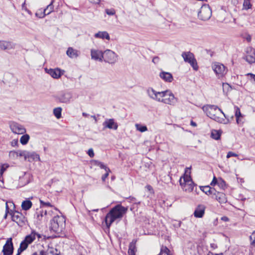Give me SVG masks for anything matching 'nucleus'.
Here are the masks:
<instances>
[{
	"mask_svg": "<svg viewBox=\"0 0 255 255\" xmlns=\"http://www.w3.org/2000/svg\"><path fill=\"white\" fill-rule=\"evenodd\" d=\"M146 93L150 99L165 104L174 106L177 102V99L169 90L157 92L152 88L149 87L146 90Z\"/></svg>",
	"mask_w": 255,
	"mask_h": 255,
	"instance_id": "f257e3e1",
	"label": "nucleus"
},
{
	"mask_svg": "<svg viewBox=\"0 0 255 255\" xmlns=\"http://www.w3.org/2000/svg\"><path fill=\"white\" fill-rule=\"evenodd\" d=\"M203 110L210 118L221 124H228L230 120L223 111L215 105H207L203 107Z\"/></svg>",
	"mask_w": 255,
	"mask_h": 255,
	"instance_id": "f03ea898",
	"label": "nucleus"
},
{
	"mask_svg": "<svg viewBox=\"0 0 255 255\" xmlns=\"http://www.w3.org/2000/svg\"><path fill=\"white\" fill-rule=\"evenodd\" d=\"M128 208L118 204L111 209L106 215L105 221L108 228H110L113 223L120 221L127 213Z\"/></svg>",
	"mask_w": 255,
	"mask_h": 255,
	"instance_id": "7ed1b4c3",
	"label": "nucleus"
},
{
	"mask_svg": "<svg viewBox=\"0 0 255 255\" xmlns=\"http://www.w3.org/2000/svg\"><path fill=\"white\" fill-rule=\"evenodd\" d=\"M190 168L186 167L184 174L180 177L179 183L183 190L187 192L193 191L195 184L190 176Z\"/></svg>",
	"mask_w": 255,
	"mask_h": 255,
	"instance_id": "20e7f679",
	"label": "nucleus"
},
{
	"mask_svg": "<svg viewBox=\"0 0 255 255\" xmlns=\"http://www.w3.org/2000/svg\"><path fill=\"white\" fill-rule=\"evenodd\" d=\"M65 227V219L62 216H55L50 223L51 230L56 233L62 232Z\"/></svg>",
	"mask_w": 255,
	"mask_h": 255,
	"instance_id": "39448f33",
	"label": "nucleus"
},
{
	"mask_svg": "<svg viewBox=\"0 0 255 255\" xmlns=\"http://www.w3.org/2000/svg\"><path fill=\"white\" fill-rule=\"evenodd\" d=\"M189 248L186 251L187 254H189L190 255H196V252L198 253L199 255H207L209 252H208L207 247L204 246H198L196 247L195 245L192 243H189L188 244Z\"/></svg>",
	"mask_w": 255,
	"mask_h": 255,
	"instance_id": "423d86ee",
	"label": "nucleus"
},
{
	"mask_svg": "<svg viewBox=\"0 0 255 255\" xmlns=\"http://www.w3.org/2000/svg\"><path fill=\"white\" fill-rule=\"evenodd\" d=\"M182 57L185 62L190 64L191 66L194 70L197 71L198 69V66L196 59L195 58L194 54L190 51L183 52L182 53Z\"/></svg>",
	"mask_w": 255,
	"mask_h": 255,
	"instance_id": "0eeeda50",
	"label": "nucleus"
},
{
	"mask_svg": "<svg viewBox=\"0 0 255 255\" xmlns=\"http://www.w3.org/2000/svg\"><path fill=\"white\" fill-rule=\"evenodd\" d=\"M118 60V55L114 51L107 49L104 51L103 61L111 64H114Z\"/></svg>",
	"mask_w": 255,
	"mask_h": 255,
	"instance_id": "6e6552de",
	"label": "nucleus"
},
{
	"mask_svg": "<svg viewBox=\"0 0 255 255\" xmlns=\"http://www.w3.org/2000/svg\"><path fill=\"white\" fill-rule=\"evenodd\" d=\"M212 15V11L208 5H203L198 13V18L202 20H208Z\"/></svg>",
	"mask_w": 255,
	"mask_h": 255,
	"instance_id": "1a4fd4ad",
	"label": "nucleus"
},
{
	"mask_svg": "<svg viewBox=\"0 0 255 255\" xmlns=\"http://www.w3.org/2000/svg\"><path fill=\"white\" fill-rule=\"evenodd\" d=\"M212 68L218 78L223 77L227 72V68L222 63L214 62L212 65Z\"/></svg>",
	"mask_w": 255,
	"mask_h": 255,
	"instance_id": "9d476101",
	"label": "nucleus"
},
{
	"mask_svg": "<svg viewBox=\"0 0 255 255\" xmlns=\"http://www.w3.org/2000/svg\"><path fill=\"white\" fill-rule=\"evenodd\" d=\"M72 98V93L69 91H62L57 96L58 100L61 103H69Z\"/></svg>",
	"mask_w": 255,
	"mask_h": 255,
	"instance_id": "9b49d317",
	"label": "nucleus"
},
{
	"mask_svg": "<svg viewBox=\"0 0 255 255\" xmlns=\"http://www.w3.org/2000/svg\"><path fill=\"white\" fill-rule=\"evenodd\" d=\"M11 131L16 134H22L26 132V129L23 126L15 122H12L10 125Z\"/></svg>",
	"mask_w": 255,
	"mask_h": 255,
	"instance_id": "f8f14e48",
	"label": "nucleus"
},
{
	"mask_svg": "<svg viewBox=\"0 0 255 255\" xmlns=\"http://www.w3.org/2000/svg\"><path fill=\"white\" fill-rule=\"evenodd\" d=\"M91 59L96 61L102 62L103 61L104 51L98 49L91 50Z\"/></svg>",
	"mask_w": 255,
	"mask_h": 255,
	"instance_id": "ddd939ff",
	"label": "nucleus"
},
{
	"mask_svg": "<svg viewBox=\"0 0 255 255\" xmlns=\"http://www.w3.org/2000/svg\"><path fill=\"white\" fill-rule=\"evenodd\" d=\"M11 219L13 222H15L19 226H22L24 223V217L21 213L18 212H14L11 215Z\"/></svg>",
	"mask_w": 255,
	"mask_h": 255,
	"instance_id": "4468645a",
	"label": "nucleus"
},
{
	"mask_svg": "<svg viewBox=\"0 0 255 255\" xmlns=\"http://www.w3.org/2000/svg\"><path fill=\"white\" fill-rule=\"evenodd\" d=\"M47 73L49 74L52 78L54 79L59 78L63 74L64 71L61 70L59 68L55 69H45Z\"/></svg>",
	"mask_w": 255,
	"mask_h": 255,
	"instance_id": "2eb2a0df",
	"label": "nucleus"
},
{
	"mask_svg": "<svg viewBox=\"0 0 255 255\" xmlns=\"http://www.w3.org/2000/svg\"><path fill=\"white\" fill-rule=\"evenodd\" d=\"M13 244L10 239V240H7L3 246L2 252L3 255H11L13 253Z\"/></svg>",
	"mask_w": 255,
	"mask_h": 255,
	"instance_id": "dca6fc26",
	"label": "nucleus"
},
{
	"mask_svg": "<svg viewBox=\"0 0 255 255\" xmlns=\"http://www.w3.org/2000/svg\"><path fill=\"white\" fill-rule=\"evenodd\" d=\"M103 125L104 128H108L110 129H114L115 130L117 129L118 125L117 123L115 122V120L113 119H107L103 123Z\"/></svg>",
	"mask_w": 255,
	"mask_h": 255,
	"instance_id": "f3484780",
	"label": "nucleus"
},
{
	"mask_svg": "<svg viewBox=\"0 0 255 255\" xmlns=\"http://www.w3.org/2000/svg\"><path fill=\"white\" fill-rule=\"evenodd\" d=\"M235 116L236 118V122L238 125H243L244 123V116L240 112L239 108L237 106L234 107Z\"/></svg>",
	"mask_w": 255,
	"mask_h": 255,
	"instance_id": "a211bd4d",
	"label": "nucleus"
},
{
	"mask_svg": "<svg viewBox=\"0 0 255 255\" xmlns=\"http://www.w3.org/2000/svg\"><path fill=\"white\" fill-rule=\"evenodd\" d=\"M15 46V44L11 42L7 41H0V48L2 50H10L14 49Z\"/></svg>",
	"mask_w": 255,
	"mask_h": 255,
	"instance_id": "6ab92c4d",
	"label": "nucleus"
},
{
	"mask_svg": "<svg viewBox=\"0 0 255 255\" xmlns=\"http://www.w3.org/2000/svg\"><path fill=\"white\" fill-rule=\"evenodd\" d=\"M205 209V206L204 205H198L194 212V216L196 218H202L204 215Z\"/></svg>",
	"mask_w": 255,
	"mask_h": 255,
	"instance_id": "aec40b11",
	"label": "nucleus"
},
{
	"mask_svg": "<svg viewBox=\"0 0 255 255\" xmlns=\"http://www.w3.org/2000/svg\"><path fill=\"white\" fill-rule=\"evenodd\" d=\"M44 255H61L60 253L57 249L48 246L46 250H41Z\"/></svg>",
	"mask_w": 255,
	"mask_h": 255,
	"instance_id": "412c9836",
	"label": "nucleus"
},
{
	"mask_svg": "<svg viewBox=\"0 0 255 255\" xmlns=\"http://www.w3.org/2000/svg\"><path fill=\"white\" fill-rule=\"evenodd\" d=\"M246 60L249 63H253L255 62V52L254 49L250 48V51H247L246 56Z\"/></svg>",
	"mask_w": 255,
	"mask_h": 255,
	"instance_id": "4be33fe9",
	"label": "nucleus"
},
{
	"mask_svg": "<svg viewBox=\"0 0 255 255\" xmlns=\"http://www.w3.org/2000/svg\"><path fill=\"white\" fill-rule=\"evenodd\" d=\"M66 54L71 58H76L79 56L80 52L79 51L70 47L67 49Z\"/></svg>",
	"mask_w": 255,
	"mask_h": 255,
	"instance_id": "5701e85b",
	"label": "nucleus"
},
{
	"mask_svg": "<svg viewBox=\"0 0 255 255\" xmlns=\"http://www.w3.org/2000/svg\"><path fill=\"white\" fill-rule=\"evenodd\" d=\"M26 160H28L29 162H32L34 161H39L40 157L35 152H29L28 151L27 155H26Z\"/></svg>",
	"mask_w": 255,
	"mask_h": 255,
	"instance_id": "b1692460",
	"label": "nucleus"
},
{
	"mask_svg": "<svg viewBox=\"0 0 255 255\" xmlns=\"http://www.w3.org/2000/svg\"><path fill=\"white\" fill-rule=\"evenodd\" d=\"M160 77L167 82H171L173 79L172 74L169 72H161L159 74Z\"/></svg>",
	"mask_w": 255,
	"mask_h": 255,
	"instance_id": "393cba45",
	"label": "nucleus"
},
{
	"mask_svg": "<svg viewBox=\"0 0 255 255\" xmlns=\"http://www.w3.org/2000/svg\"><path fill=\"white\" fill-rule=\"evenodd\" d=\"M34 234H33L32 232L29 234L27 235L24 240L22 241L21 243H24L25 245H26V247L27 248L29 244H31L34 240Z\"/></svg>",
	"mask_w": 255,
	"mask_h": 255,
	"instance_id": "a878e982",
	"label": "nucleus"
},
{
	"mask_svg": "<svg viewBox=\"0 0 255 255\" xmlns=\"http://www.w3.org/2000/svg\"><path fill=\"white\" fill-rule=\"evenodd\" d=\"M94 37L96 38L106 39L108 40L110 39V35L107 31H99L95 34Z\"/></svg>",
	"mask_w": 255,
	"mask_h": 255,
	"instance_id": "bb28decb",
	"label": "nucleus"
},
{
	"mask_svg": "<svg viewBox=\"0 0 255 255\" xmlns=\"http://www.w3.org/2000/svg\"><path fill=\"white\" fill-rule=\"evenodd\" d=\"M215 198L219 203L221 204L225 203L227 201L226 195L222 192H217Z\"/></svg>",
	"mask_w": 255,
	"mask_h": 255,
	"instance_id": "cd10ccee",
	"label": "nucleus"
},
{
	"mask_svg": "<svg viewBox=\"0 0 255 255\" xmlns=\"http://www.w3.org/2000/svg\"><path fill=\"white\" fill-rule=\"evenodd\" d=\"M32 205V202L30 200H25L22 202L21 207L23 210L27 211L31 207Z\"/></svg>",
	"mask_w": 255,
	"mask_h": 255,
	"instance_id": "c85d7f7f",
	"label": "nucleus"
},
{
	"mask_svg": "<svg viewBox=\"0 0 255 255\" xmlns=\"http://www.w3.org/2000/svg\"><path fill=\"white\" fill-rule=\"evenodd\" d=\"M54 1V0H52L51 2L49 4H48L47 7L44 9L45 13H46V15L49 14L51 12H52L54 9V6L53 3Z\"/></svg>",
	"mask_w": 255,
	"mask_h": 255,
	"instance_id": "c756f323",
	"label": "nucleus"
},
{
	"mask_svg": "<svg viewBox=\"0 0 255 255\" xmlns=\"http://www.w3.org/2000/svg\"><path fill=\"white\" fill-rule=\"evenodd\" d=\"M93 165L99 166L101 168L104 169L105 170H108L110 171V169L107 167L103 163L100 161L94 160L92 161Z\"/></svg>",
	"mask_w": 255,
	"mask_h": 255,
	"instance_id": "7c9ffc66",
	"label": "nucleus"
},
{
	"mask_svg": "<svg viewBox=\"0 0 255 255\" xmlns=\"http://www.w3.org/2000/svg\"><path fill=\"white\" fill-rule=\"evenodd\" d=\"M29 138V135L27 134H25L20 137V142L22 145H25L28 142Z\"/></svg>",
	"mask_w": 255,
	"mask_h": 255,
	"instance_id": "2f4dec72",
	"label": "nucleus"
},
{
	"mask_svg": "<svg viewBox=\"0 0 255 255\" xmlns=\"http://www.w3.org/2000/svg\"><path fill=\"white\" fill-rule=\"evenodd\" d=\"M159 255H172L170 250L166 247L162 246Z\"/></svg>",
	"mask_w": 255,
	"mask_h": 255,
	"instance_id": "473e14b6",
	"label": "nucleus"
},
{
	"mask_svg": "<svg viewBox=\"0 0 255 255\" xmlns=\"http://www.w3.org/2000/svg\"><path fill=\"white\" fill-rule=\"evenodd\" d=\"M200 189L203 192L208 195L212 194L211 188L209 186L200 187Z\"/></svg>",
	"mask_w": 255,
	"mask_h": 255,
	"instance_id": "72a5a7b5",
	"label": "nucleus"
},
{
	"mask_svg": "<svg viewBox=\"0 0 255 255\" xmlns=\"http://www.w3.org/2000/svg\"><path fill=\"white\" fill-rule=\"evenodd\" d=\"M62 108L60 107L55 108L53 110V114L54 116L57 118L59 119L61 117Z\"/></svg>",
	"mask_w": 255,
	"mask_h": 255,
	"instance_id": "f704fd0d",
	"label": "nucleus"
},
{
	"mask_svg": "<svg viewBox=\"0 0 255 255\" xmlns=\"http://www.w3.org/2000/svg\"><path fill=\"white\" fill-rule=\"evenodd\" d=\"M128 254V255H135V246L134 244L132 243L130 244Z\"/></svg>",
	"mask_w": 255,
	"mask_h": 255,
	"instance_id": "c9c22d12",
	"label": "nucleus"
},
{
	"mask_svg": "<svg viewBox=\"0 0 255 255\" xmlns=\"http://www.w3.org/2000/svg\"><path fill=\"white\" fill-rule=\"evenodd\" d=\"M221 133L220 132L217 130H214L212 131L211 133V137L216 139L218 140L220 138Z\"/></svg>",
	"mask_w": 255,
	"mask_h": 255,
	"instance_id": "e433bc0d",
	"label": "nucleus"
},
{
	"mask_svg": "<svg viewBox=\"0 0 255 255\" xmlns=\"http://www.w3.org/2000/svg\"><path fill=\"white\" fill-rule=\"evenodd\" d=\"M223 91L225 94H227L229 91L231 90V86L226 83H223L222 84Z\"/></svg>",
	"mask_w": 255,
	"mask_h": 255,
	"instance_id": "4c0bfd02",
	"label": "nucleus"
},
{
	"mask_svg": "<svg viewBox=\"0 0 255 255\" xmlns=\"http://www.w3.org/2000/svg\"><path fill=\"white\" fill-rule=\"evenodd\" d=\"M252 4L250 0H244L243 3L244 8L247 10L252 8Z\"/></svg>",
	"mask_w": 255,
	"mask_h": 255,
	"instance_id": "58836bf2",
	"label": "nucleus"
},
{
	"mask_svg": "<svg viewBox=\"0 0 255 255\" xmlns=\"http://www.w3.org/2000/svg\"><path fill=\"white\" fill-rule=\"evenodd\" d=\"M136 129L140 132H144L147 130V128L145 126H142L139 124H136Z\"/></svg>",
	"mask_w": 255,
	"mask_h": 255,
	"instance_id": "ea45409f",
	"label": "nucleus"
},
{
	"mask_svg": "<svg viewBox=\"0 0 255 255\" xmlns=\"http://www.w3.org/2000/svg\"><path fill=\"white\" fill-rule=\"evenodd\" d=\"M26 248H27L26 245H25L24 243H21L20 245V247H19V249H18L17 253L16 255H20V254L24 250H25Z\"/></svg>",
	"mask_w": 255,
	"mask_h": 255,
	"instance_id": "a19ab883",
	"label": "nucleus"
},
{
	"mask_svg": "<svg viewBox=\"0 0 255 255\" xmlns=\"http://www.w3.org/2000/svg\"><path fill=\"white\" fill-rule=\"evenodd\" d=\"M9 157L11 159H15L18 157L17 151H10L9 152Z\"/></svg>",
	"mask_w": 255,
	"mask_h": 255,
	"instance_id": "79ce46f5",
	"label": "nucleus"
},
{
	"mask_svg": "<svg viewBox=\"0 0 255 255\" xmlns=\"http://www.w3.org/2000/svg\"><path fill=\"white\" fill-rule=\"evenodd\" d=\"M28 151L26 150H17L18 157H24V159L26 160V155H27Z\"/></svg>",
	"mask_w": 255,
	"mask_h": 255,
	"instance_id": "37998d69",
	"label": "nucleus"
},
{
	"mask_svg": "<svg viewBox=\"0 0 255 255\" xmlns=\"http://www.w3.org/2000/svg\"><path fill=\"white\" fill-rule=\"evenodd\" d=\"M46 13H45L44 10L42 11V10H39L38 11L36 12L35 13V15L39 18H43L46 15Z\"/></svg>",
	"mask_w": 255,
	"mask_h": 255,
	"instance_id": "c03bdc74",
	"label": "nucleus"
},
{
	"mask_svg": "<svg viewBox=\"0 0 255 255\" xmlns=\"http://www.w3.org/2000/svg\"><path fill=\"white\" fill-rule=\"evenodd\" d=\"M251 245L255 246V232H253L250 237Z\"/></svg>",
	"mask_w": 255,
	"mask_h": 255,
	"instance_id": "a18cd8bd",
	"label": "nucleus"
},
{
	"mask_svg": "<svg viewBox=\"0 0 255 255\" xmlns=\"http://www.w3.org/2000/svg\"><path fill=\"white\" fill-rule=\"evenodd\" d=\"M106 13L109 15H113L115 14L116 12L114 9H106L105 10Z\"/></svg>",
	"mask_w": 255,
	"mask_h": 255,
	"instance_id": "49530a36",
	"label": "nucleus"
},
{
	"mask_svg": "<svg viewBox=\"0 0 255 255\" xmlns=\"http://www.w3.org/2000/svg\"><path fill=\"white\" fill-rule=\"evenodd\" d=\"M8 166H9L7 164H3L1 166L0 172V175H2L3 173L5 171L6 168L8 167Z\"/></svg>",
	"mask_w": 255,
	"mask_h": 255,
	"instance_id": "de8ad7c7",
	"label": "nucleus"
},
{
	"mask_svg": "<svg viewBox=\"0 0 255 255\" xmlns=\"http://www.w3.org/2000/svg\"><path fill=\"white\" fill-rule=\"evenodd\" d=\"M238 155L237 154L233 152H232V151H229L227 153V158H230L231 157H232V156H234V157H237Z\"/></svg>",
	"mask_w": 255,
	"mask_h": 255,
	"instance_id": "09e8293b",
	"label": "nucleus"
},
{
	"mask_svg": "<svg viewBox=\"0 0 255 255\" xmlns=\"http://www.w3.org/2000/svg\"><path fill=\"white\" fill-rule=\"evenodd\" d=\"M40 204L41 206H48V207H52V205L49 202H45L43 201L40 200Z\"/></svg>",
	"mask_w": 255,
	"mask_h": 255,
	"instance_id": "8fccbe9b",
	"label": "nucleus"
},
{
	"mask_svg": "<svg viewBox=\"0 0 255 255\" xmlns=\"http://www.w3.org/2000/svg\"><path fill=\"white\" fill-rule=\"evenodd\" d=\"M33 233V234H34V238L35 239H36V238H37L38 240L42 237V235L37 232H36L35 231H32Z\"/></svg>",
	"mask_w": 255,
	"mask_h": 255,
	"instance_id": "3c124183",
	"label": "nucleus"
},
{
	"mask_svg": "<svg viewBox=\"0 0 255 255\" xmlns=\"http://www.w3.org/2000/svg\"><path fill=\"white\" fill-rule=\"evenodd\" d=\"M106 171V173L103 175L102 177V180L103 181H105L106 178L109 176V172H110V170L109 171L108 170H105Z\"/></svg>",
	"mask_w": 255,
	"mask_h": 255,
	"instance_id": "603ef678",
	"label": "nucleus"
},
{
	"mask_svg": "<svg viewBox=\"0 0 255 255\" xmlns=\"http://www.w3.org/2000/svg\"><path fill=\"white\" fill-rule=\"evenodd\" d=\"M87 153L90 157H93L94 156V152L92 148L89 149Z\"/></svg>",
	"mask_w": 255,
	"mask_h": 255,
	"instance_id": "864d4df0",
	"label": "nucleus"
},
{
	"mask_svg": "<svg viewBox=\"0 0 255 255\" xmlns=\"http://www.w3.org/2000/svg\"><path fill=\"white\" fill-rule=\"evenodd\" d=\"M47 214V211L46 210H45V211H40V216L41 218L43 217L44 216H46ZM37 217L39 218V214H38L37 215Z\"/></svg>",
	"mask_w": 255,
	"mask_h": 255,
	"instance_id": "5fc2aeb1",
	"label": "nucleus"
},
{
	"mask_svg": "<svg viewBox=\"0 0 255 255\" xmlns=\"http://www.w3.org/2000/svg\"><path fill=\"white\" fill-rule=\"evenodd\" d=\"M11 145L12 146H15L18 145V140L17 139H13L11 142Z\"/></svg>",
	"mask_w": 255,
	"mask_h": 255,
	"instance_id": "6e6d98bb",
	"label": "nucleus"
},
{
	"mask_svg": "<svg viewBox=\"0 0 255 255\" xmlns=\"http://www.w3.org/2000/svg\"><path fill=\"white\" fill-rule=\"evenodd\" d=\"M159 58L157 56L154 57L152 59V62L154 64L157 63L159 62Z\"/></svg>",
	"mask_w": 255,
	"mask_h": 255,
	"instance_id": "4d7b16f0",
	"label": "nucleus"
},
{
	"mask_svg": "<svg viewBox=\"0 0 255 255\" xmlns=\"http://www.w3.org/2000/svg\"><path fill=\"white\" fill-rule=\"evenodd\" d=\"M217 179L215 177H214L211 183V185H212V186H214L216 184H217Z\"/></svg>",
	"mask_w": 255,
	"mask_h": 255,
	"instance_id": "13d9d810",
	"label": "nucleus"
},
{
	"mask_svg": "<svg viewBox=\"0 0 255 255\" xmlns=\"http://www.w3.org/2000/svg\"><path fill=\"white\" fill-rule=\"evenodd\" d=\"M130 201H131V202H134V203H136V204H140V201H138V202H137V201H136V199H135V198H134V197H131V198H130Z\"/></svg>",
	"mask_w": 255,
	"mask_h": 255,
	"instance_id": "bf43d9fd",
	"label": "nucleus"
},
{
	"mask_svg": "<svg viewBox=\"0 0 255 255\" xmlns=\"http://www.w3.org/2000/svg\"><path fill=\"white\" fill-rule=\"evenodd\" d=\"M31 255H44L43 253L40 251L39 252H35L33 253Z\"/></svg>",
	"mask_w": 255,
	"mask_h": 255,
	"instance_id": "052dcab7",
	"label": "nucleus"
},
{
	"mask_svg": "<svg viewBox=\"0 0 255 255\" xmlns=\"http://www.w3.org/2000/svg\"><path fill=\"white\" fill-rule=\"evenodd\" d=\"M91 3H99L100 0H88Z\"/></svg>",
	"mask_w": 255,
	"mask_h": 255,
	"instance_id": "680f3d73",
	"label": "nucleus"
},
{
	"mask_svg": "<svg viewBox=\"0 0 255 255\" xmlns=\"http://www.w3.org/2000/svg\"><path fill=\"white\" fill-rule=\"evenodd\" d=\"M247 76H250L252 78V79H253L254 80V81L255 82V75L252 74V73H248L247 74Z\"/></svg>",
	"mask_w": 255,
	"mask_h": 255,
	"instance_id": "e2e57ef3",
	"label": "nucleus"
},
{
	"mask_svg": "<svg viewBox=\"0 0 255 255\" xmlns=\"http://www.w3.org/2000/svg\"><path fill=\"white\" fill-rule=\"evenodd\" d=\"M221 220L225 222H228L229 221V218L226 216H223L221 218Z\"/></svg>",
	"mask_w": 255,
	"mask_h": 255,
	"instance_id": "0e129e2a",
	"label": "nucleus"
},
{
	"mask_svg": "<svg viewBox=\"0 0 255 255\" xmlns=\"http://www.w3.org/2000/svg\"><path fill=\"white\" fill-rule=\"evenodd\" d=\"M210 247L213 249H215L217 248V245L214 243H212L210 244Z\"/></svg>",
	"mask_w": 255,
	"mask_h": 255,
	"instance_id": "69168bd1",
	"label": "nucleus"
},
{
	"mask_svg": "<svg viewBox=\"0 0 255 255\" xmlns=\"http://www.w3.org/2000/svg\"><path fill=\"white\" fill-rule=\"evenodd\" d=\"M181 221H177V223L176 224H174V226L176 227H180L181 226Z\"/></svg>",
	"mask_w": 255,
	"mask_h": 255,
	"instance_id": "338daca9",
	"label": "nucleus"
},
{
	"mask_svg": "<svg viewBox=\"0 0 255 255\" xmlns=\"http://www.w3.org/2000/svg\"><path fill=\"white\" fill-rule=\"evenodd\" d=\"M211 190H212V194H213L216 196L217 192L216 191V190L214 188H211Z\"/></svg>",
	"mask_w": 255,
	"mask_h": 255,
	"instance_id": "774afa93",
	"label": "nucleus"
}]
</instances>
